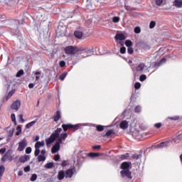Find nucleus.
Returning a JSON list of instances; mask_svg holds the SVG:
<instances>
[{
    "label": "nucleus",
    "mask_w": 182,
    "mask_h": 182,
    "mask_svg": "<svg viewBox=\"0 0 182 182\" xmlns=\"http://www.w3.org/2000/svg\"><path fill=\"white\" fill-rule=\"evenodd\" d=\"M39 79H41V77L36 75V80H39Z\"/></svg>",
    "instance_id": "64"
},
{
    "label": "nucleus",
    "mask_w": 182,
    "mask_h": 182,
    "mask_svg": "<svg viewBox=\"0 0 182 182\" xmlns=\"http://www.w3.org/2000/svg\"><path fill=\"white\" fill-rule=\"evenodd\" d=\"M14 132H15V128H11L7 131L9 137H12V136H14Z\"/></svg>",
    "instance_id": "23"
},
{
    "label": "nucleus",
    "mask_w": 182,
    "mask_h": 182,
    "mask_svg": "<svg viewBox=\"0 0 182 182\" xmlns=\"http://www.w3.org/2000/svg\"><path fill=\"white\" fill-rule=\"evenodd\" d=\"M34 124H36V120L28 123L26 125V129H31V127H32V126H34Z\"/></svg>",
    "instance_id": "22"
},
{
    "label": "nucleus",
    "mask_w": 182,
    "mask_h": 182,
    "mask_svg": "<svg viewBox=\"0 0 182 182\" xmlns=\"http://www.w3.org/2000/svg\"><path fill=\"white\" fill-rule=\"evenodd\" d=\"M28 146V141H26V139H23L22 141L18 142V147L17 150L18 151H23L25 150V148Z\"/></svg>",
    "instance_id": "7"
},
{
    "label": "nucleus",
    "mask_w": 182,
    "mask_h": 182,
    "mask_svg": "<svg viewBox=\"0 0 182 182\" xmlns=\"http://www.w3.org/2000/svg\"><path fill=\"white\" fill-rule=\"evenodd\" d=\"M30 159H31V156L28 155H24L20 157L19 161L20 163H25V161H28V160H30Z\"/></svg>",
    "instance_id": "15"
},
{
    "label": "nucleus",
    "mask_w": 182,
    "mask_h": 182,
    "mask_svg": "<svg viewBox=\"0 0 182 182\" xmlns=\"http://www.w3.org/2000/svg\"><path fill=\"white\" fill-rule=\"evenodd\" d=\"M62 132V128H58L55 129L50 136V137L47 139H46V142L47 146H49V144H52L55 140L57 139V141L55 144H58V146H60L62 144L63 141L66 140L68 139V134L66 133H62L61 135L59 136V134Z\"/></svg>",
    "instance_id": "1"
},
{
    "label": "nucleus",
    "mask_w": 182,
    "mask_h": 182,
    "mask_svg": "<svg viewBox=\"0 0 182 182\" xmlns=\"http://www.w3.org/2000/svg\"><path fill=\"white\" fill-rule=\"evenodd\" d=\"M21 131H17L16 132V136H19V134H21Z\"/></svg>",
    "instance_id": "61"
},
{
    "label": "nucleus",
    "mask_w": 182,
    "mask_h": 182,
    "mask_svg": "<svg viewBox=\"0 0 182 182\" xmlns=\"http://www.w3.org/2000/svg\"><path fill=\"white\" fill-rule=\"evenodd\" d=\"M61 166H63V167H65L66 166V161H63Z\"/></svg>",
    "instance_id": "59"
},
{
    "label": "nucleus",
    "mask_w": 182,
    "mask_h": 182,
    "mask_svg": "<svg viewBox=\"0 0 182 182\" xmlns=\"http://www.w3.org/2000/svg\"><path fill=\"white\" fill-rule=\"evenodd\" d=\"M41 71H37L36 73H34V75H41Z\"/></svg>",
    "instance_id": "63"
},
{
    "label": "nucleus",
    "mask_w": 182,
    "mask_h": 182,
    "mask_svg": "<svg viewBox=\"0 0 182 182\" xmlns=\"http://www.w3.org/2000/svg\"><path fill=\"white\" fill-rule=\"evenodd\" d=\"M129 167L130 164H129L128 162H123L121 165V168H122L121 174L122 177H127V178L132 179V172L129 170Z\"/></svg>",
    "instance_id": "2"
},
{
    "label": "nucleus",
    "mask_w": 182,
    "mask_h": 182,
    "mask_svg": "<svg viewBox=\"0 0 182 182\" xmlns=\"http://www.w3.org/2000/svg\"><path fill=\"white\" fill-rule=\"evenodd\" d=\"M73 174H76V168L75 167L68 168L65 171V178H72Z\"/></svg>",
    "instance_id": "6"
},
{
    "label": "nucleus",
    "mask_w": 182,
    "mask_h": 182,
    "mask_svg": "<svg viewBox=\"0 0 182 182\" xmlns=\"http://www.w3.org/2000/svg\"><path fill=\"white\" fill-rule=\"evenodd\" d=\"M146 79H147V77L146 76V75H141L139 77V80L140 82H144V80H146Z\"/></svg>",
    "instance_id": "36"
},
{
    "label": "nucleus",
    "mask_w": 182,
    "mask_h": 182,
    "mask_svg": "<svg viewBox=\"0 0 182 182\" xmlns=\"http://www.w3.org/2000/svg\"><path fill=\"white\" fill-rule=\"evenodd\" d=\"M16 130H17V132H22V127H21V126H18V127H16Z\"/></svg>",
    "instance_id": "57"
},
{
    "label": "nucleus",
    "mask_w": 182,
    "mask_h": 182,
    "mask_svg": "<svg viewBox=\"0 0 182 182\" xmlns=\"http://www.w3.org/2000/svg\"><path fill=\"white\" fill-rule=\"evenodd\" d=\"M125 45L127 48H132L133 46V43L130 40H127L125 41Z\"/></svg>",
    "instance_id": "25"
},
{
    "label": "nucleus",
    "mask_w": 182,
    "mask_h": 182,
    "mask_svg": "<svg viewBox=\"0 0 182 182\" xmlns=\"http://www.w3.org/2000/svg\"><path fill=\"white\" fill-rule=\"evenodd\" d=\"M170 146V141L161 142L157 145L158 149H164V147H168Z\"/></svg>",
    "instance_id": "13"
},
{
    "label": "nucleus",
    "mask_w": 182,
    "mask_h": 182,
    "mask_svg": "<svg viewBox=\"0 0 182 182\" xmlns=\"http://www.w3.org/2000/svg\"><path fill=\"white\" fill-rule=\"evenodd\" d=\"M164 0H155V3L158 6H161Z\"/></svg>",
    "instance_id": "37"
},
{
    "label": "nucleus",
    "mask_w": 182,
    "mask_h": 182,
    "mask_svg": "<svg viewBox=\"0 0 182 182\" xmlns=\"http://www.w3.org/2000/svg\"><path fill=\"white\" fill-rule=\"evenodd\" d=\"M112 134H114V131L109 130L106 132L105 136H106V137H109V136H112Z\"/></svg>",
    "instance_id": "27"
},
{
    "label": "nucleus",
    "mask_w": 182,
    "mask_h": 182,
    "mask_svg": "<svg viewBox=\"0 0 182 182\" xmlns=\"http://www.w3.org/2000/svg\"><path fill=\"white\" fill-rule=\"evenodd\" d=\"M144 68H146V64H144V63H141V64H139V65L136 68V72L141 73V72H143V70L144 69Z\"/></svg>",
    "instance_id": "17"
},
{
    "label": "nucleus",
    "mask_w": 182,
    "mask_h": 182,
    "mask_svg": "<svg viewBox=\"0 0 182 182\" xmlns=\"http://www.w3.org/2000/svg\"><path fill=\"white\" fill-rule=\"evenodd\" d=\"M128 157H129V154H124L120 156V159H122V160H126Z\"/></svg>",
    "instance_id": "40"
},
{
    "label": "nucleus",
    "mask_w": 182,
    "mask_h": 182,
    "mask_svg": "<svg viewBox=\"0 0 182 182\" xmlns=\"http://www.w3.org/2000/svg\"><path fill=\"white\" fill-rule=\"evenodd\" d=\"M41 153V156H44V154H46V149H42Z\"/></svg>",
    "instance_id": "56"
},
{
    "label": "nucleus",
    "mask_w": 182,
    "mask_h": 182,
    "mask_svg": "<svg viewBox=\"0 0 182 182\" xmlns=\"http://www.w3.org/2000/svg\"><path fill=\"white\" fill-rule=\"evenodd\" d=\"M134 32L135 33H140V32H141V29H140V27H136L134 28Z\"/></svg>",
    "instance_id": "48"
},
{
    "label": "nucleus",
    "mask_w": 182,
    "mask_h": 182,
    "mask_svg": "<svg viewBox=\"0 0 182 182\" xmlns=\"http://www.w3.org/2000/svg\"><path fill=\"white\" fill-rule=\"evenodd\" d=\"M132 159H134L135 160H139V159H141V154L132 155Z\"/></svg>",
    "instance_id": "32"
},
{
    "label": "nucleus",
    "mask_w": 182,
    "mask_h": 182,
    "mask_svg": "<svg viewBox=\"0 0 182 182\" xmlns=\"http://www.w3.org/2000/svg\"><path fill=\"white\" fill-rule=\"evenodd\" d=\"M141 87V84L140 82H136L134 85V88L136 89V90H139Z\"/></svg>",
    "instance_id": "41"
},
{
    "label": "nucleus",
    "mask_w": 182,
    "mask_h": 182,
    "mask_svg": "<svg viewBox=\"0 0 182 182\" xmlns=\"http://www.w3.org/2000/svg\"><path fill=\"white\" fill-rule=\"evenodd\" d=\"M53 167V162H50L45 165L46 168H52Z\"/></svg>",
    "instance_id": "31"
},
{
    "label": "nucleus",
    "mask_w": 182,
    "mask_h": 182,
    "mask_svg": "<svg viewBox=\"0 0 182 182\" xmlns=\"http://www.w3.org/2000/svg\"><path fill=\"white\" fill-rule=\"evenodd\" d=\"M119 21H120V17L114 16L112 18V22H114V23H117Z\"/></svg>",
    "instance_id": "30"
},
{
    "label": "nucleus",
    "mask_w": 182,
    "mask_h": 182,
    "mask_svg": "<svg viewBox=\"0 0 182 182\" xmlns=\"http://www.w3.org/2000/svg\"><path fill=\"white\" fill-rule=\"evenodd\" d=\"M102 146L100 145H97V146H94L92 147L93 150H99L100 149H101Z\"/></svg>",
    "instance_id": "51"
},
{
    "label": "nucleus",
    "mask_w": 182,
    "mask_h": 182,
    "mask_svg": "<svg viewBox=\"0 0 182 182\" xmlns=\"http://www.w3.org/2000/svg\"><path fill=\"white\" fill-rule=\"evenodd\" d=\"M97 132H103V130H105V127L102 126V125H97L96 127Z\"/></svg>",
    "instance_id": "33"
},
{
    "label": "nucleus",
    "mask_w": 182,
    "mask_h": 182,
    "mask_svg": "<svg viewBox=\"0 0 182 182\" xmlns=\"http://www.w3.org/2000/svg\"><path fill=\"white\" fill-rule=\"evenodd\" d=\"M45 146V141H37L35 144V152H34V155L36 156H39V153H41V147H43Z\"/></svg>",
    "instance_id": "5"
},
{
    "label": "nucleus",
    "mask_w": 182,
    "mask_h": 182,
    "mask_svg": "<svg viewBox=\"0 0 182 182\" xmlns=\"http://www.w3.org/2000/svg\"><path fill=\"white\" fill-rule=\"evenodd\" d=\"M59 150H60V145H59V144H55L51 149V153L55 154V153H58Z\"/></svg>",
    "instance_id": "12"
},
{
    "label": "nucleus",
    "mask_w": 182,
    "mask_h": 182,
    "mask_svg": "<svg viewBox=\"0 0 182 182\" xmlns=\"http://www.w3.org/2000/svg\"><path fill=\"white\" fill-rule=\"evenodd\" d=\"M120 53H122V54L126 53V47H122L120 48Z\"/></svg>",
    "instance_id": "50"
},
{
    "label": "nucleus",
    "mask_w": 182,
    "mask_h": 182,
    "mask_svg": "<svg viewBox=\"0 0 182 182\" xmlns=\"http://www.w3.org/2000/svg\"><path fill=\"white\" fill-rule=\"evenodd\" d=\"M39 140V136H36L35 139V141H38Z\"/></svg>",
    "instance_id": "62"
},
{
    "label": "nucleus",
    "mask_w": 182,
    "mask_h": 182,
    "mask_svg": "<svg viewBox=\"0 0 182 182\" xmlns=\"http://www.w3.org/2000/svg\"><path fill=\"white\" fill-rule=\"evenodd\" d=\"M66 177V173L63 171H60L58 174V180H63Z\"/></svg>",
    "instance_id": "14"
},
{
    "label": "nucleus",
    "mask_w": 182,
    "mask_h": 182,
    "mask_svg": "<svg viewBox=\"0 0 182 182\" xmlns=\"http://www.w3.org/2000/svg\"><path fill=\"white\" fill-rule=\"evenodd\" d=\"M0 2H4L7 4V5H15V4L19 2V0H0Z\"/></svg>",
    "instance_id": "10"
},
{
    "label": "nucleus",
    "mask_w": 182,
    "mask_h": 182,
    "mask_svg": "<svg viewBox=\"0 0 182 182\" xmlns=\"http://www.w3.org/2000/svg\"><path fill=\"white\" fill-rule=\"evenodd\" d=\"M19 107H21V101L19 100H16L14 102L13 104L11 105V109L13 110H15L16 112H18V110L19 109Z\"/></svg>",
    "instance_id": "8"
},
{
    "label": "nucleus",
    "mask_w": 182,
    "mask_h": 182,
    "mask_svg": "<svg viewBox=\"0 0 182 182\" xmlns=\"http://www.w3.org/2000/svg\"><path fill=\"white\" fill-rule=\"evenodd\" d=\"M60 117H62L60 111H57L55 115L54 116V121L59 122Z\"/></svg>",
    "instance_id": "20"
},
{
    "label": "nucleus",
    "mask_w": 182,
    "mask_h": 182,
    "mask_svg": "<svg viewBox=\"0 0 182 182\" xmlns=\"http://www.w3.org/2000/svg\"><path fill=\"white\" fill-rule=\"evenodd\" d=\"M53 160H55V161H59V160H60V156L59 154L55 155Z\"/></svg>",
    "instance_id": "44"
},
{
    "label": "nucleus",
    "mask_w": 182,
    "mask_h": 182,
    "mask_svg": "<svg viewBox=\"0 0 182 182\" xmlns=\"http://www.w3.org/2000/svg\"><path fill=\"white\" fill-rule=\"evenodd\" d=\"M65 77H66V75L63 74L60 76V80H65Z\"/></svg>",
    "instance_id": "54"
},
{
    "label": "nucleus",
    "mask_w": 182,
    "mask_h": 182,
    "mask_svg": "<svg viewBox=\"0 0 182 182\" xmlns=\"http://www.w3.org/2000/svg\"><path fill=\"white\" fill-rule=\"evenodd\" d=\"M72 127H73V125L70 124H63L62 125V128L63 129L64 132H68V129H72Z\"/></svg>",
    "instance_id": "21"
},
{
    "label": "nucleus",
    "mask_w": 182,
    "mask_h": 182,
    "mask_svg": "<svg viewBox=\"0 0 182 182\" xmlns=\"http://www.w3.org/2000/svg\"><path fill=\"white\" fill-rule=\"evenodd\" d=\"M28 87H29L30 89H33V87H35V85H33V83H30V84L28 85Z\"/></svg>",
    "instance_id": "55"
},
{
    "label": "nucleus",
    "mask_w": 182,
    "mask_h": 182,
    "mask_svg": "<svg viewBox=\"0 0 182 182\" xmlns=\"http://www.w3.org/2000/svg\"><path fill=\"white\" fill-rule=\"evenodd\" d=\"M115 39H117V41H124V39H126V36L123 33H117Z\"/></svg>",
    "instance_id": "16"
},
{
    "label": "nucleus",
    "mask_w": 182,
    "mask_h": 182,
    "mask_svg": "<svg viewBox=\"0 0 182 182\" xmlns=\"http://www.w3.org/2000/svg\"><path fill=\"white\" fill-rule=\"evenodd\" d=\"M156 26V21H151L149 23V28L150 29H153Z\"/></svg>",
    "instance_id": "43"
},
{
    "label": "nucleus",
    "mask_w": 182,
    "mask_h": 182,
    "mask_svg": "<svg viewBox=\"0 0 182 182\" xmlns=\"http://www.w3.org/2000/svg\"><path fill=\"white\" fill-rule=\"evenodd\" d=\"M64 50H65V53H66V55H75V53L78 52L77 48H76L73 46H69L65 47Z\"/></svg>",
    "instance_id": "3"
},
{
    "label": "nucleus",
    "mask_w": 182,
    "mask_h": 182,
    "mask_svg": "<svg viewBox=\"0 0 182 182\" xmlns=\"http://www.w3.org/2000/svg\"><path fill=\"white\" fill-rule=\"evenodd\" d=\"M65 66H66V62H65L64 60H61L60 62V68H65Z\"/></svg>",
    "instance_id": "47"
},
{
    "label": "nucleus",
    "mask_w": 182,
    "mask_h": 182,
    "mask_svg": "<svg viewBox=\"0 0 182 182\" xmlns=\"http://www.w3.org/2000/svg\"><path fill=\"white\" fill-rule=\"evenodd\" d=\"M26 154H31V153H32V148L27 147L26 149Z\"/></svg>",
    "instance_id": "45"
},
{
    "label": "nucleus",
    "mask_w": 182,
    "mask_h": 182,
    "mask_svg": "<svg viewBox=\"0 0 182 182\" xmlns=\"http://www.w3.org/2000/svg\"><path fill=\"white\" fill-rule=\"evenodd\" d=\"M36 178H38V175H36V173H34L31 176L30 180L31 181H36Z\"/></svg>",
    "instance_id": "35"
},
{
    "label": "nucleus",
    "mask_w": 182,
    "mask_h": 182,
    "mask_svg": "<svg viewBox=\"0 0 182 182\" xmlns=\"http://www.w3.org/2000/svg\"><path fill=\"white\" fill-rule=\"evenodd\" d=\"M46 160V156H45V155H39L38 156V161H39V163H41V161H45Z\"/></svg>",
    "instance_id": "24"
},
{
    "label": "nucleus",
    "mask_w": 182,
    "mask_h": 182,
    "mask_svg": "<svg viewBox=\"0 0 182 182\" xmlns=\"http://www.w3.org/2000/svg\"><path fill=\"white\" fill-rule=\"evenodd\" d=\"M6 151V148H2V149H0V154H5Z\"/></svg>",
    "instance_id": "52"
},
{
    "label": "nucleus",
    "mask_w": 182,
    "mask_h": 182,
    "mask_svg": "<svg viewBox=\"0 0 182 182\" xmlns=\"http://www.w3.org/2000/svg\"><path fill=\"white\" fill-rule=\"evenodd\" d=\"M90 50H82L80 53V58H87V56H90Z\"/></svg>",
    "instance_id": "9"
},
{
    "label": "nucleus",
    "mask_w": 182,
    "mask_h": 182,
    "mask_svg": "<svg viewBox=\"0 0 182 182\" xmlns=\"http://www.w3.org/2000/svg\"><path fill=\"white\" fill-rule=\"evenodd\" d=\"M127 52H128V53H129V55H132L133 53V52H134V50H133V48L129 47L127 48Z\"/></svg>",
    "instance_id": "46"
},
{
    "label": "nucleus",
    "mask_w": 182,
    "mask_h": 182,
    "mask_svg": "<svg viewBox=\"0 0 182 182\" xmlns=\"http://www.w3.org/2000/svg\"><path fill=\"white\" fill-rule=\"evenodd\" d=\"M14 93H15V90L10 91L6 97V99H11V97H12V95H14Z\"/></svg>",
    "instance_id": "39"
},
{
    "label": "nucleus",
    "mask_w": 182,
    "mask_h": 182,
    "mask_svg": "<svg viewBox=\"0 0 182 182\" xmlns=\"http://www.w3.org/2000/svg\"><path fill=\"white\" fill-rule=\"evenodd\" d=\"M135 113H140L141 112V107L140 105H137L134 108Z\"/></svg>",
    "instance_id": "28"
},
{
    "label": "nucleus",
    "mask_w": 182,
    "mask_h": 182,
    "mask_svg": "<svg viewBox=\"0 0 182 182\" xmlns=\"http://www.w3.org/2000/svg\"><path fill=\"white\" fill-rule=\"evenodd\" d=\"M173 6L176 8H182V0H174Z\"/></svg>",
    "instance_id": "19"
},
{
    "label": "nucleus",
    "mask_w": 182,
    "mask_h": 182,
    "mask_svg": "<svg viewBox=\"0 0 182 182\" xmlns=\"http://www.w3.org/2000/svg\"><path fill=\"white\" fill-rule=\"evenodd\" d=\"M24 171H25V173H28V171H31V166H27L24 167Z\"/></svg>",
    "instance_id": "49"
},
{
    "label": "nucleus",
    "mask_w": 182,
    "mask_h": 182,
    "mask_svg": "<svg viewBox=\"0 0 182 182\" xmlns=\"http://www.w3.org/2000/svg\"><path fill=\"white\" fill-rule=\"evenodd\" d=\"M5 172V166L4 165L0 166V176L4 175Z\"/></svg>",
    "instance_id": "29"
},
{
    "label": "nucleus",
    "mask_w": 182,
    "mask_h": 182,
    "mask_svg": "<svg viewBox=\"0 0 182 182\" xmlns=\"http://www.w3.org/2000/svg\"><path fill=\"white\" fill-rule=\"evenodd\" d=\"M72 129H74V130H77L79 129V125H73V127Z\"/></svg>",
    "instance_id": "58"
},
{
    "label": "nucleus",
    "mask_w": 182,
    "mask_h": 182,
    "mask_svg": "<svg viewBox=\"0 0 182 182\" xmlns=\"http://www.w3.org/2000/svg\"><path fill=\"white\" fill-rule=\"evenodd\" d=\"M129 127V122L126 120L122 121L120 124V129H123L124 130Z\"/></svg>",
    "instance_id": "18"
},
{
    "label": "nucleus",
    "mask_w": 182,
    "mask_h": 182,
    "mask_svg": "<svg viewBox=\"0 0 182 182\" xmlns=\"http://www.w3.org/2000/svg\"><path fill=\"white\" fill-rule=\"evenodd\" d=\"M74 36H75L77 39H82V38H83V31L80 30L75 31L74 32Z\"/></svg>",
    "instance_id": "11"
},
{
    "label": "nucleus",
    "mask_w": 182,
    "mask_h": 182,
    "mask_svg": "<svg viewBox=\"0 0 182 182\" xmlns=\"http://www.w3.org/2000/svg\"><path fill=\"white\" fill-rule=\"evenodd\" d=\"M19 121L21 122V123H25V119H23V114H18Z\"/></svg>",
    "instance_id": "42"
},
{
    "label": "nucleus",
    "mask_w": 182,
    "mask_h": 182,
    "mask_svg": "<svg viewBox=\"0 0 182 182\" xmlns=\"http://www.w3.org/2000/svg\"><path fill=\"white\" fill-rule=\"evenodd\" d=\"M154 127L156 129H160V127H161V123H156V124H154Z\"/></svg>",
    "instance_id": "53"
},
{
    "label": "nucleus",
    "mask_w": 182,
    "mask_h": 182,
    "mask_svg": "<svg viewBox=\"0 0 182 182\" xmlns=\"http://www.w3.org/2000/svg\"><path fill=\"white\" fill-rule=\"evenodd\" d=\"M23 70H20L16 75V77H21L23 75Z\"/></svg>",
    "instance_id": "38"
},
{
    "label": "nucleus",
    "mask_w": 182,
    "mask_h": 182,
    "mask_svg": "<svg viewBox=\"0 0 182 182\" xmlns=\"http://www.w3.org/2000/svg\"><path fill=\"white\" fill-rule=\"evenodd\" d=\"M12 153H14V151L12 149H9L6 152L4 156L1 159V161H12L13 157H12Z\"/></svg>",
    "instance_id": "4"
},
{
    "label": "nucleus",
    "mask_w": 182,
    "mask_h": 182,
    "mask_svg": "<svg viewBox=\"0 0 182 182\" xmlns=\"http://www.w3.org/2000/svg\"><path fill=\"white\" fill-rule=\"evenodd\" d=\"M11 119L12 122L14 123V125L16 126V124H18V123L16 122V117H15V114H11Z\"/></svg>",
    "instance_id": "26"
},
{
    "label": "nucleus",
    "mask_w": 182,
    "mask_h": 182,
    "mask_svg": "<svg viewBox=\"0 0 182 182\" xmlns=\"http://www.w3.org/2000/svg\"><path fill=\"white\" fill-rule=\"evenodd\" d=\"M89 156H90V157H92V158L99 157L100 154L99 153H90Z\"/></svg>",
    "instance_id": "34"
},
{
    "label": "nucleus",
    "mask_w": 182,
    "mask_h": 182,
    "mask_svg": "<svg viewBox=\"0 0 182 182\" xmlns=\"http://www.w3.org/2000/svg\"><path fill=\"white\" fill-rule=\"evenodd\" d=\"M18 176H23V171H19L18 173Z\"/></svg>",
    "instance_id": "60"
}]
</instances>
